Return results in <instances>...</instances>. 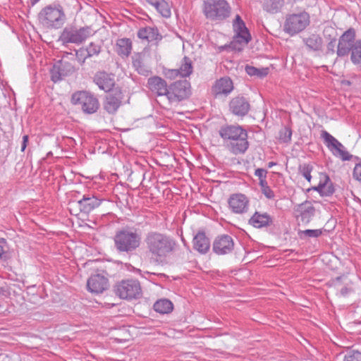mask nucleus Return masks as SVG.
I'll list each match as a JSON object with an SVG mask.
<instances>
[{"mask_svg":"<svg viewBox=\"0 0 361 361\" xmlns=\"http://www.w3.org/2000/svg\"><path fill=\"white\" fill-rule=\"evenodd\" d=\"M250 108V103L243 97H235L229 103L230 111L235 116H245Z\"/></svg>","mask_w":361,"mask_h":361,"instance_id":"obj_19","label":"nucleus"},{"mask_svg":"<svg viewBox=\"0 0 361 361\" xmlns=\"http://www.w3.org/2000/svg\"><path fill=\"white\" fill-rule=\"evenodd\" d=\"M137 35L142 40H146L149 43L158 44L162 39V36L156 27H141L137 31Z\"/></svg>","mask_w":361,"mask_h":361,"instance_id":"obj_20","label":"nucleus"},{"mask_svg":"<svg viewBox=\"0 0 361 361\" xmlns=\"http://www.w3.org/2000/svg\"><path fill=\"white\" fill-rule=\"evenodd\" d=\"M145 1L152 7L164 18H168L171 15V6L165 0H145Z\"/></svg>","mask_w":361,"mask_h":361,"instance_id":"obj_32","label":"nucleus"},{"mask_svg":"<svg viewBox=\"0 0 361 361\" xmlns=\"http://www.w3.org/2000/svg\"><path fill=\"white\" fill-rule=\"evenodd\" d=\"M285 0H264L262 8L269 13H279L284 5Z\"/></svg>","mask_w":361,"mask_h":361,"instance_id":"obj_35","label":"nucleus"},{"mask_svg":"<svg viewBox=\"0 0 361 361\" xmlns=\"http://www.w3.org/2000/svg\"><path fill=\"white\" fill-rule=\"evenodd\" d=\"M190 84L187 80L174 82L169 86L166 97L170 103L179 102L190 94Z\"/></svg>","mask_w":361,"mask_h":361,"instance_id":"obj_11","label":"nucleus"},{"mask_svg":"<svg viewBox=\"0 0 361 361\" xmlns=\"http://www.w3.org/2000/svg\"><path fill=\"white\" fill-rule=\"evenodd\" d=\"M87 286L89 291L94 293H101L109 286L108 279L101 274H94L91 276L87 282Z\"/></svg>","mask_w":361,"mask_h":361,"instance_id":"obj_18","label":"nucleus"},{"mask_svg":"<svg viewBox=\"0 0 361 361\" xmlns=\"http://www.w3.org/2000/svg\"><path fill=\"white\" fill-rule=\"evenodd\" d=\"M249 224L257 228L268 227L273 224V218L267 212H255L249 219Z\"/></svg>","mask_w":361,"mask_h":361,"instance_id":"obj_23","label":"nucleus"},{"mask_svg":"<svg viewBox=\"0 0 361 361\" xmlns=\"http://www.w3.org/2000/svg\"><path fill=\"white\" fill-rule=\"evenodd\" d=\"M28 142V135H25L23 137V141L21 144V152H24L27 147V145Z\"/></svg>","mask_w":361,"mask_h":361,"instance_id":"obj_50","label":"nucleus"},{"mask_svg":"<svg viewBox=\"0 0 361 361\" xmlns=\"http://www.w3.org/2000/svg\"><path fill=\"white\" fill-rule=\"evenodd\" d=\"M336 38H331V40L327 43L326 49L327 54H334L335 52V47L336 45Z\"/></svg>","mask_w":361,"mask_h":361,"instance_id":"obj_45","label":"nucleus"},{"mask_svg":"<svg viewBox=\"0 0 361 361\" xmlns=\"http://www.w3.org/2000/svg\"><path fill=\"white\" fill-rule=\"evenodd\" d=\"M312 189L317 191L322 196H330L334 192V188L330 181V178L326 174H321L319 183L318 185L312 187Z\"/></svg>","mask_w":361,"mask_h":361,"instance_id":"obj_29","label":"nucleus"},{"mask_svg":"<svg viewBox=\"0 0 361 361\" xmlns=\"http://www.w3.org/2000/svg\"><path fill=\"white\" fill-rule=\"evenodd\" d=\"M321 137L324 140L326 146L334 155L341 158L343 161L350 160L351 159L352 155L345 149V147L327 131L322 130Z\"/></svg>","mask_w":361,"mask_h":361,"instance_id":"obj_12","label":"nucleus"},{"mask_svg":"<svg viewBox=\"0 0 361 361\" xmlns=\"http://www.w3.org/2000/svg\"><path fill=\"white\" fill-rule=\"evenodd\" d=\"M353 178L361 183V161L355 164L353 171Z\"/></svg>","mask_w":361,"mask_h":361,"instance_id":"obj_43","label":"nucleus"},{"mask_svg":"<svg viewBox=\"0 0 361 361\" xmlns=\"http://www.w3.org/2000/svg\"><path fill=\"white\" fill-rule=\"evenodd\" d=\"M193 248L201 254H206L210 248V240L204 231H199L192 240Z\"/></svg>","mask_w":361,"mask_h":361,"instance_id":"obj_26","label":"nucleus"},{"mask_svg":"<svg viewBox=\"0 0 361 361\" xmlns=\"http://www.w3.org/2000/svg\"><path fill=\"white\" fill-rule=\"evenodd\" d=\"M173 309V303L168 299H161L154 304V310L160 314H169Z\"/></svg>","mask_w":361,"mask_h":361,"instance_id":"obj_36","label":"nucleus"},{"mask_svg":"<svg viewBox=\"0 0 361 361\" xmlns=\"http://www.w3.org/2000/svg\"><path fill=\"white\" fill-rule=\"evenodd\" d=\"M343 361H361V353L350 352L345 355Z\"/></svg>","mask_w":361,"mask_h":361,"instance_id":"obj_42","label":"nucleus"},{"mask_svg":"<svg viewBox=\"0 0 361 361\" xmlns=\"http://www.w3.org/2000/svg\"><path fill=\"white\" fill-rule=\"evenodd\" d=\"M146 248L157 261H162L175 252L178 242L172 236L159 231H149L145 238Z\"/></svg>","mask_w":361,"mask_h":361,"instance_id":"obj_1","label":"nucleus"},{"mask_svg":"<svg viewBox=\"0 0 361 361\" xmlns=\"http://www.w3.org/2000/svg\"><path fill=\"white\" fill-rule=\"evenodd\" d=\"M39 1V0H35V2H37V1Z\"/></svg>","mask_w":361,"mask_h":361,"instance_id":"obj_53","label":"nucleus"},{"mask_svg":"<svg viewBox=\"0 0 361 361\" xmlns=\"http://www.w3.org/2000/svg\"><path fill=\"white\" fill-rule=\"evenodd\" d=\"M231 211L237 214L246 213L249 209V199L243 194L235 193L230 196L228 200Z\"/></svg>","mask_w":361,"mask_h":361,"instance_id":"obj_14","label":"nucleus"},{"mask_svg":"<svg viewBox=\"0 0 361 361\" xmlns=\"http://www.w3.org/2000/svg\"><path fill=\"white\" fill-rule=\"evenodd\" d=\"M86 54H87V52H86L85 49H80L76 51V57L80 64H81V61L82 60L83 57L85 56H86Z\"/></svg>","mask_w":361,"mask_h":361,"instance_id":"obj_49","label":"nucleus"},{"mask_svg":"<svg viewBox=\"0 0 361 361\" xmlns=\"http://www.w3.org/2000/svg\"><path fill=\"white\" fill-rule=\"evenodd\" d=\"M39 20L47 28L59 29L64 25L66 16L62 6H48L39 13Z\"/></svg>","mask_w":361,"mask_h":361,"instance_id":"obj_6","label":"nucleus"},{"mask_svg":"<svg viewBox=\"0 0 361 361\" xmlns=\"http://www.w3.org/2000/svg\"><path fill=\"white\" fill-rule=\"evenodd\" d=\"M7 245V242L4 238H0V259L5 258L6 251L5 247Z\"/></svg>","mask_w":361,"mask_h":361,"instance_id":"obj_46","label":"nucleus"},{"mask_svg":"<svg viewBox=\"0 0 361 361\" xmlns=\"http://www.w3.org/2000/svg\"><path fill=\"white\" fill-rule=\"evenodd\" d=\"M100 203V200L92 195H85L81 200L78 201L80 210L86 214L98 207Z\"/></svg>","mask_w":361,"mask_h":361,"instance_id":"obj_27","label":"nucleus"},{"mask_svg":"<svg viewBox=\"0 0 361 361\" xmlns=\"http://www.w3.org/2000/svg\"><path fill=\"white\" fill-rule=\"evenodd\" d=\"M303 42L307 48L313 51H319L322 49L323 39L317 34H312L303 39Z\"/></svg>","mask_w":361,"mask_h":361,"instance_id":"obj_33","label":"nucleus"},{"mask_svg":"<svg viewBox=\"0 0 361 361\" xmlns=\"http://www.w3.org/2000/svg\"><path fill=\"white\" fill-rule=\"evenodd\" d=\"M310 23V15L305 11L288 14L283 24V30L286 33L293 36L304 30Z\"/></svg>","mask_w":361,"mask_h":361,"instance_id":"obj_9","label":"nucleus"},{"mask_svg":"<svg viewBox=\"0 0 361 361\" xmlns=\"http://www.w3.org/2000/svg\"><path fill=\"white\" fill-rule=\"evenodd\" d=\"M324 36L331 40V38H336V31L332 27H326L324 30Z\"/></svg>","mask_w":361,"mask_h":361,"instance_id":"obj_44","label":"nucleus"},{"mask_svg":"<svg viewBox=\"0 0 361 361\" xmlns=\"http://www.w3.org/2000/svg\"><path fill=\"white\" fill-rule=\"evenodd\" d=\"M94 82L99 89L105 92L110 91L115 84L114 75L105 71L97 73L94 77Z\"/></svg>","mask_w":361,"mask_h":361,"instance_id":"obj_21","label":"nucleus"},{"mask_svg":"<svg viewBox=\"0 0 361 361\" xmlns=\"http://www.w3.org/2000/svg\"><path fill=\"white\" fill-rule=\"evenodd\" d=\"M262 192L268 199H273L274 197V192L269 185L263 188Z\"/></svg>","mask_w":361,"mask_h":361,"instance_id":"obj_48","label":"nucleus"},{"mask_svg":"<svg viewBox=\"0 0 361 361\" xmlns=\"http://www.w3.org/2000/svg\"><path fill=\"white\" fill-rule=\"evenodd\" d=\"M71 103L79 106L87 114H92L99 108V102L97 97L90 92L82 90L74 92L71 96Z\"/></svg>","mask_w":361,"mask_h":361,"instance_id":"obj_8","label":"nucleus"},{"mask_svg":"<svg viewBox=\"0 0 361 361\" xmlns=\"http://www.w3.org/2000/svg\"><path fill=\"white\" fill-rule=\"evenodd\" d=\"M336 54L339 58L350 55L352 63L361 68V39H356V32L354 28L350 27L341 35L337 44Z\"/></svg>","mask_w":361,"mask_h":361,"instance_id":"obj_3","label":"nucleus"},{"mask_svg":"<svg viewBox=\"0 0 361 361\" xmlns=\"http://www.w3.org/2000/svg\"><path fill=\"white\" fill-rule=\"evenodd\" d=\"M149 90L158 96H166L169 87L166 82L159 76L151 77L147 80Z\"/></svg>","mask_w":361,"mask_h":361,"instance_id":"obj_24","label":"nucleus"},{"mask_svg":"<svg viewBox=\"0 0 361 361\" xmlns=\"http://www.w3.org/2000/svg\"><path fill=\"white\" fill-rule=\"evenodd\" d=\"M231 8L226 0H207L204 2L203 13L212 21L220 23L228 18Z\"/></svg>","mask_w":361,"mask_h":361,"instance_id":"obj_5","label":"nucleus"},{"mask_svg":"<svg viewBox=\"0 0 361 361\" xmlns=\"http://www.w3.org/2000/svg\"><path fill=\"white\" fill-rule=\"evenodd\" d=\"M259 185L261 187V190H262L263 188H264L265 187L268 186L266 178L263 180H259Z\"/></svg>","mask_w":361,"mask_h":361,"instance_id":"obj_51","label":"nucleus"},{"mask_svg":"<svg viewBox=\"0 0 361 361\" xmlns=\"http://www.w3.org/2000/svg\"><path fill=\"white\" fill-rule=\"evenodd\" d=\"M292 130L290 128L285 127L279 131V138L283 142H289L291 140Z\"/></svg>","mask_w":361,"mask_h":361,"instance_id":"obj_41","label":"nucleus"},{"mask_svg":"<svg viewBox=\"0 0 361 361\" xmlns=\"http://www.w3.org/2000/svg\"><path fill=\"white\" fill-rule=\"evenodd\" d=\"M225 146L233 154H244L249 147L247 132L239 125H225L219 131Z\"/></svg>","mask_w":361,"mask_h":361,"instance_id":"obj_2","label":"nucleus"},{"mask_svg":"<svg viewBox=\"0 0 361 361\" xmlns=\"http://www.w3.org/2000/svg\"><path fill=\"white\" fill-rule=\"evenodd\" d=\"M298 211L300 212V221L307 224L310 222L314 216L315 209L311 202L306 201L299 205Z\"/></svg>","mask_w":361,"mask_h":361,"instance_id":"obj_30","label":"nucleus"},{"mask_svg":"<svg viewBox=\"0 0 361 361\" xmlns=\"http://www.w3.org/2000/svg\"><path fill=\"white\" fill-rule=\"evenodd\" d=\"M323 233V229H307L299 231L298 234L300 239L307 240L310 238H317Z\"/></svg>","mask_w":361,"mask_h":361,"instance_id":"obj_37","label":"nucleus"},{"mask_svg":"<svg viewBox=\"0 0 361 361\" xmlns=\"http://www.w3.org/2000/svg\"><path fill=\"white\" fill-rule=\"evenodd\" d=\"M132 61L134 68L140 75L145 76L149 75L150 70L145 63V53L138 52L134 54Z\"/></svg>","mask_w":361,"mask_h":361,"instance_id":"obj_28","label":"nucleus"},{"mask_svg":"<svg viewBox=\"0 0 361 361\" xmlns=\"http://www.w3.org/2000/svg\"><path fill=\"white\" fill-rule=\"evenodd\" d=\"M233 28L235 32V39L238 42L247 44L251 40L250 32L238 14L233 20Z\"/></svg>","mask_w":361,"mask_h":361,"instance_id":"obj_16","label":"nucleus"},{"mask_svg":"<svg viewBox=\"0 0 361 361\" xmlns=\"http://www.w3.org/2000/svg\"><path fill=\"white\" fill-rule=\"evenodd\" d=\"M233 90V83L228 77L221 78L217 80L212 87V92L216 97L218 95H228Z\"/></svg>","mask_w":361,"mask_h":361,"instance_id":"obj_22","label":"nucleus"},{"mask_svg":"<svg viewBox=\"0 0 361 361\" xmlns=\"http://www.w3.org/2000/svg\"><path fill=\"white\" fill-rule=\"evenodd\" d=\"M132 48V41L128 38L118 39L116 42V52L122 57H128Z\"/></svg>","mask_w":361,"mask_h":361,"instance_id":"obj_34","label":"nucleus"},{"mask_svg":"<svg viewBox=\"0 0 361 361\" xmlns=\"http://www.w3.org/2000/svg\"><path fill=\"white\" fill-rule=\"evenodd\" d=\"M299 173L308 181L310 182L312 176L311 172L313 169L312 165L310 164H302L299 166Z\"/></svg>","mask_w":361,"mask_h":361,"instance_id":"obj_40","label":"nucleus"},{"mask_svg":"<svg viewBox=\"0 0 361 361\" xmlns=\"http://www.w3.org/2000/svg\"><path fill=\"white\" fill-rule=\"evenodd\" d=\"M123 99L121 91H113L109 93L103 102L104 109L110 114H115L122 104Z\"/></svg>","mask_w":361,"mask_h":361,"instance_id":"obj_17","label":"nucleus"},{"mask_svg":"<svg viewBox=\"0 0 361 361\" xmlns=\"http://www.w3.org/2000/svg\"><path fill=\"white\" fill-rule=\"evenodd\" d=\"M331 283L336 288H340V294L343 297H345L353 291L352 288L350 286L351 282L346 276H338L332 279Z\"/></svg>","mask_w":361,"mask_h":361,"instance_id":"obj_31","label":"nucleus"},{"mask_svg":"<svg viewBox=\"0 0 361 361\" xmlns=\"http://www.w3.org/2000/svg\"><path fill=\"white\" fill-rule=\"evenodd\" d=\"M273 165H274L273 162L269 163V166H273Z\"/></svg>","mask_w":361,"mask_h":361,"instance_id":"obj_52","label":"nucleus"},{"mask_svg":"<svg viewBox=\"0 0 361 361\" xmlns=\"http://www.w3.org/2000/svg\"><path fill=\"white\" fill-rule=\"evenodd\" d=\"M267 171L264 169H257L255 170V175L258 177L259 180L265 179L267 177Z\"/></svg>","mask_w":361,"mask_h":361,"instance_id":"obj_47","label":"nucleus"},{"mask_svg":"<svg viewBox=\"0 0 361 361\" xmlns=\"http://www.w3.org/2000/svg\"><path fill=\"white\" fill-rule=\"evenodd\" d=\"M140 235L133 228H122L114 237V247L119 253H132L140 246Z\"/></svg>","mask_w":361,"mask_h":361,"instance_id":"obj_4","label":"nucleus"},{"mask_svg":"<svg viewBox=\"0 0 361 361\" xmlns=\"http://www.w3.org/2000/svg\"><path fill=\"white\" fill-rule=\"evenodd\" d=\"M93 34L92 28L89 26L78 27L74 25H67L61 32L59 40L63 44H80L85 42Z\"/></svg>","mask_w":361,"mask_h":361,"instance_id":"obj_7","label":"nucleus"},{"mask_svg":"<svg viewBox=\"0 0 361 361\" xmlns=\"http://www.w3.org/2000/svg\"><path fill=\"white\" fill-rule=\"evenodd\" d=\"M114 290L116 295L125 300L137 299L142 296L140 283L135 279L121 281L115 286Z\"/></svg>","mask_w":361,"mask_h":361,"instance_id":"obj_10","label":"nucleus"},{"mask_svg":"<svg viewBox=\"0 0 361 361\" xmlns=\"http://www.w3.org/2000/svg\"><path fill=\"white\" fill-rule=\"evenodd\" d=\"M74 66L66 61L59 60L53 65L50 70L51 80L54 82L62 80L75 72Z\"/></svg>","mask_w":361,"mask_h":361,"instance_id":"obj_13","label":"nucleus"},{"mask_svg":"<svg viewBox=\"0 0 361 361\" xmlns=\"http://www.w3.org/2000/svg\"><path fill=\"white\" fill-rule=\"evenodd\" d=\"M234 249V241L233 238L226 234L217 236L213 243V251L219 255H227Z\"/></svg>","mask_w":361,"mask_h":361,"instance_id":"obj_15","label":"nucleus"},{"mask_svg":"<svg viewBox=\"0 0 361 361\" xmlns=\"http://www.w3.org/2000/svg\"><path fill=\"white\" fill-rule=\"evenodd\" d=\"M192 72V61L190 58L185 56L181 61L180 67L177 69L169 70L167 75L170 78H176L177 76L185 78L189 76Z\"/></svg>","mask_w":361,"mask_h":361,"instance_id":"obj_25","label":"nucleus"},{"mask_svg":"<svg viewBox=\"0 0 361 361\" xmlns=\"http://www.w3.org/2000/svg\"><path fill=\"white\" fill-rule=\"evenodd\" d=\"M85 51L87 52V54L83 57L82 60L81 61V65L85 63V59L87 58L97 56L101 51V46L94 42H90L85 49Z\"/></svg>","mask_w":361,"mask_h":361,"instance_id":"obj_38","label":"nucleus"},{"mask_svg":"<svg viewBox=\"0 0 361 361\" xmlns=\"http://www.w3.org/2000/svg\"><path fill=\"white\" fill-rule=\"evenodd\" d=\"M245 71L250 76H257L260 78H262L267 75L269 73V68H257L254 66L247 65L245 66Z\"/></svg>","mask_w":361,"mask_h":361,"instance_id":"obj_39","label":"nucleus"}]
</instances>
